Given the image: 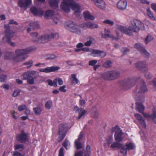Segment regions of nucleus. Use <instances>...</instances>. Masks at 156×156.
<instances>
[{
	"label": "nucleus",
	"mask_w": 156,
	"mask_h": 156,
	"mask_svg": "<svg viewBox=\"0 0 156 156\" xmlns=\"http://www.w3.org/2000/svg\"><path fill=\"white\" fill-rule=\"evenodd\" d=\"M77 0H63L61 5L62 9L66 12L70 11V7L75 10L74 14L78 17L80 15V6L76 3Z\"/></svg>",
	"instance_id": "obj_1"
},
{
	"label": "nucleus",
	"mask_w": 156,
	"mask_h": 156,
	"mask_svg": "<svg viewBox=\"0 0 156 156\" xmlns=\"http://www.w3.org/2000/svg\"><path fill=\"white\" fill-rule=\"evenodd\" d=\"M32 51V49L30 48L19 49L16 50L15 51L16 55L14 58V62H20L24 61L25 59V58L23 55L29 53Z\"/></svg>",
	"instance_id": "obj_2"
},
{
	"label": "nucleus",
	"mask_w": 156,
	"mask_h": 156,
	"mask_svg": "<svg viewBox=\"0 0 156 156\" xmlns=\"http://www.w3.org/2000/svg\"><path fill=\"white\" fill-rule=\"evenodd\" d=\"M5 29L4 34L5 36L7 39L8 43L10 44L12 47L15 46V44L13 42H12L11 41L14 35V32L12 30H11L10 27L8 24H5L4 26Z\"/></svg>",
	"instance_id": "obj_3"
},
{
	"label": "nucleus",
	"mask_w": 156,
	"mask_h": 156,
	"mask_svg": "<svg viewBox=\"0 0 156 156\" xmlns=\"http://www.w3.org/2000/svg\"><path fill=\"white\" fill-rule=\"evenodd\" d=\"M136 81L133 78H127L120 81L119 84L120 88L122 90L129 89L135 84Z\"/></svg>",
	"instance_id": "obj_4"
},
{
	"label": "nucleus",
	"mask_w": 156,
	"mask_h": 156,
	"mask_svg": "<svg viewBox=\"0 0 156 156\" xmlns=\"http://www.w3.org/2000/svg\"><path fill=\"white\" fill-rule=\"evenodd\" d=\"M67 132L66 126L63 124H61L59 126L58 131V141L60 142L66 136Z\"/></svg>",
	"instance_id": "obj_5"
},
{
	"label": "nucleus",
	"mask_w": 156,
	"mask_h": 156,
	"mask_svg": "<svg viewBox=\"0 0 156 156\" xmlns=\"http://www.w3.org/2000/svg\"><path fill=\"white\" fill-rule=\"evenodd\" d=\"M141 83L139 87L136 88L134 90L133 94L136 95L138 94H143L147 92L148 90L147 88L145 85V83L143 79L141 80Z\"/></svg>",
	"instance_id": "obj_6"
},
{
	"label": "nucleus",
	"mask_w": 156,
	"mask_h": 156,
	"mask_svg": "<svg viewBox=\"0 0 156 156\" xmlns=\"http://www.w3.org/2000/svg\"><path fill=\"white\" fill-rule=\"evenodd\" d=\"M118 29L121 32L129 36H133V35L132 32H138V31L136 30L135 27L134 28L132 26H129L128 28H127L125 27L120 26L118 27Z\"/></svg>",
	"instance_id": "obj_7"
},
{
	"label": "nucleus",
	"mask_w": 156,
	"mask_h": 156,
	"mask_svg": "<svg viewBox=\"0 0 156 156\" xmlns=\"http://www.w3.org/2000/svg\"><path fill=\"white\" fill-rule=\"evenodd\" d=\"M112 132H115L114 135L115 139L118 142H120L122 140V136L123 133L120 128L118 126L112 128Z\"/></svg>",
	"instance_id": "obj_8"
},
{
	"label": "nucleus",
	"mask_w": 156,
	"mask_h": 156,
	"mask_svg": "<svg viewBox=\"0 0 156 156\" xmlns=\"http://www.w3.org/2000/svg\"><path fill=\"white\" fill-rule=\"evenodd\" d=\"M135 67L141 72H144L147 70V65L144 61H137L135 64Z\"/></svg>",
	"instance_id": "obj_9"
},
{
	"label": "nucleus",
	"mask_w": 156,
	"mask_h": 156,
	"mask_svg": "<svg viewBox=\"0 0 156 156\" xmlns=\"http://www.w3.org/2000/svg\"><path fill=\"white\" fill-rule=\"evenodd\" d=\"M16 139L18 141L23 143H24L28 140L27 134L23 130H21L20 134L16 136Z\"/></svg>",
	"instance_id": "obj_10"
},
{
	"label": "nucleus",
	"mask_w": 156,
	"mask_h": 156,
	"mask_svg": "<svg viewBox=\"0 0 156 156\" xmlns=\"http://www.w3.org/2000/svg\"><path fill=\"white\" fill-rule=\"evenodd\" d=\"M67 25L69 27L70 30L72 32L79 34H81V32L78 28L79 27L73 22L70 21Z\"/></svg>",
	"instance_id": "obj_11"
},
{
	"label": "nucleus",
	"mask_w": 156,
	"mask_h": 156,
	"mask_svg": "<svg viewBox=\"0 0 156 156\" xmlns=\"http://www.w3.org/2000/svg\"><path fill=\"white\" fill-rule=\"evenodd\" d=\"M132 25L135 27L138 32L139 30H144V24L141 21L137 20H134L131 23Z\"/></svg>",
	"instance_id": "obj_12"
},
{
	"label": "nucleus",
	"mask_w": 156,
	"mask_h": 156,
	"mask_svg": "<svg viewBox=\"0 0 156 156\" xmlns=\"http://www.w3.org/2000/svg\"><path fill=\"white\" fill-rule=\"evenodd\" d=\"M31 2V0H19L18 1V5L21 8L26 10Z\"/></svg>",
	"instance_id": "obj_13"
},
{
	"label": "nucleus",
	"mask_w": 156,
	"mask_h": 156,
	"mask_svg": "<svg viewBox=\"0 0 156 156\" xmlns=\"http://www.w3.org/2000/svg\"><path fill=\"white\" fill-rule=\"evenodd\" d=\"M52 35H46L42 36L41 38L38 39V40H34L35 43H44L47 42L48 41L52 39Z\"/></svg>",
	"instance_id": "obj_14"
},
{
	"label": "nucleus",
	"mask_w": 156,
	"mask_h": 156,
	"mask_svg": "<svg viewBox=\"0 0 156 156\" xmlns=\"http://www.w3.org/2000/svg\"><path fill=\"white\" fill-rule=\"evenodd\" d=\"M107 53L105 52L101 51L92 49L91 55H93L94 57L100 56L101 58H104L106 55Z\"/></svg>",
	"instance_id": "obj_15"
},
{
	"label": "nucleus",
	"mask_w": 156,
	"mask_h": 156,
	"mask_svg": "<svg viewBox=\"0 0 156 156\" xmlns=\"http://www.w3.org/2000/svg\"><path fill=\"white\" fill-rule=\"evenodd\" d=\"M73 110L76 112H77L79 114L78 116L76 118L77 119H80L87 112V111L86 110L83 109L81 108H79L77 106L74 107Z\"/></svg>",
	"instance_id": "obj_16"
},
{
	"label": "nucleus",
	"mask_w": 156,
	"mask_h": 156,
	"mask_svg": "<svg viewBox=\"0 0 156 156\" xmlns=\"http://www.w3.org/2000/svg\"><path fill=\"white\" fill-rule=\"evenodd\" d=\"M127 3L125 0H120L117 3V7L118 9L121 11L125 10L127 6Z\"/></svg>",
	"instance_id": "obj_17"
},
{
	"label": "nucleus",
	"mask_w": 156,
	"mask_h": 156,
	"mask_svg": "<svg viewBox=\"0 0 156 156\" xmlns=\"http://www.w3.org/2000/svg\"><path fill=\"white\" fill-rule=\"evenodd\" d=\"M60 67L57 66H52L48 67L44 69H41L40 71L46 73H50L52 72H55L59 69Z\"/></svg>",
	"instance_id": "obj_18"
},
{
	"label": "nucleus",
	"mask_w": 156,
	"mask_h": 156,
	"mask_svg": "<svg viewBox=\"0 0 156 156\" xmlns=\"http://www.w3.org/2000/svg\"><path fill=\"white\" fill-rule=\"evenodd\" d=\"M29 26L30 27H28L27 29V31L29 32L31 30V29L36 30L40 28V25L38 21H34L30 23Z\"/></svg>",
	"instance_id": "obj_19"
},
{
	"label": "nucleus",
	"mask_w": 156,
	"mask_h": 156,
	"mask_svg": "<svg viewBox=\"0 0 156 156\" xmlns=\"http://www.w3.org/2000/svg\"><path fill=\"white\" fill-rule=\"evenodd\" d=\"M31 12L34 16H42L44 14V12L41 10H38L34 7H31L30 9Z\"/></svg>",
	"instance_id": "obj_20"
},
{
	"label": "nucleus",
	"mask_w": 156,
	"mask_h": 156,
	"mask_svg": "<svg viewBox=\"0 0 156 156\" xmlns=\"http://www.w3.org/2000/svg\"><path fill=\"white\" fill-rule=\"evenodd\" d=\"M144 116L146 118H151L152 119V121L156 124V111H154L152 114L150 115L147 113H144V112L142 113Z\"/></svg>",
	"instance_id": "obj_21"
},
{
	"label": "nucleus",
	"mask_w": 156,
	"mask_h": 156,
	"mask_svg": "<svg viewBox=\"0 0 156 156\" xmlns=\"http://www.w3.org/2000/svg\"><path fill=\"white\" fill-rule=\"evenodd\" d=\"M136 102L143 103L145 101L144 96L143 94L137 93L136 95H134Z\"/></svg>",
	"instance_id": "obj_22"
},
{
	"label": "nucleus",
	"mask_w": 156,
	"mask_h": 156,
	"mask_svg": "<svg viewBox=\"0 0 156 156\" xmlns=\"http://www.w3.org/2000/svg\"><path fill=\"white\" fill-rule=\"evenodd\" d=\"M135 104L136 110L140 113H143L145 109L143 103L136 102Z\"/></svg>",
	"instance_id": "obj_23"
},
{
	"label": "nucleus",
	"mask_w": 156,
	"mask_h": 156,
	"mask_svg": "<svg viewBox=\"0 0 156 156\" xmlns=\"http://www.w3.org/2000/svg\"><path fill=\"white\" fill-rule=\"evenodd\" d=\"M98 8L105 9L106 8V5L103 0H98L94 4Z\"/></svg>",
	"instance_id": "obj_24"
},
{
	"label": "nucleus",
	"mask_w": 156,
	"mask_h": 156,
	"mask_svg": "<svg viewBox=\"0 0 156 156\" xmlns=\"http://www.w3.org/2000/svg\"><path fill=\"white\" fill-rule=\"evenodd\" d=\"M16 56L12 52H6L5 54L4 58L6 59H12L14 61V58Z\"/></svg>",
	"instance_id": "obj_25"
},
{
	"label": "nucleus",
	"mask_w": 156,
	"mask_h": 156,
	"mask_svg": "<svg viewBox=\"0 0 156 156\" xmlns=\"http://www.w3.org/2000/svg\"><path fill=\"white\" fill-rule=\"evenodd\" d=\"M102 77L105 80H112L110 71L103 73L101 74Z\"/></svg>",
	"instance_id": "obj_26"
},
{
	"label": "nucleus",
	"mask_w": 156,
	"mask_h": 156,
	"mask_svg": "<svg viewBox=\"0 0 156 156\" xmlns=\"http://www.w3.org/2000/svg\"><path fill=\"white\" fill-rule=\"evenodd\" d=\"M55 14V12L52 10H47L44 16L45 19H48L49 17H51Z\"/></svg>",
	"instance_id": "obj_27"
},
{
	"label": "nucleus",
	"mask_w": 156,
	"mask_h": 156,
	"mask_svg": "<svg viewBox=\"0 0 156 156\" xmlns=\"http://www.w3.org/2000/svg\"><path fill=\"white\" fill-rule=\"evenodd\" d=\"M110 73L112 80L117 79L120 76V73L118 71L115 70L111 71Z\"/></svg>",
	"instance_id": "obj_28"
},
{
	"label": "nucleus",
	"mask_w": 156,
	"mask_h": 156,
	"mask_svg": "<svg viewBox=\"0 0 156 156\" xmlns=\"http://www.w3.org/2000/svg\"><path fill=\"white\" fill-rule=\"evenodd\" d=\"M43 110V108L41 106H37L33 108V111L35 114L37 115H40Z\"/></svg>",
	"instance_id": "obj_29"
},
{
	"label": "nucleus",
	"mask_w": 156,
	"mask_h": 156,
	"mask_svg": "<svg viewBox=\"0 0 156 156\" xmlns=\"http://www.w3.org/2000/svg\"><path fill=\"white\" fill-rule=\"evenodd\" d=\"M33 72H26L24 73L22 75L23 79V80H27L31 78L32 76L34 75Z\"/></svg>",
	"instance_id": "obj_30"
},
{
	"label": "nucleus",
	"mask_w": 156,
	"mask_h": 156,
	"mask_svg": "<svg viewBox=\"0 0 156 156\" xmlns=\"http://www.w3.org/2000/svg\"><path fill=\"white\" fill-rule=\"evenodd\" d=\"M91 116L94 118H97L98 116V113L95 107L92 108L91 113Z\"/></svg>",
	"instance_id": "obj_31"
},
{
	"label": "nucleus",
	"mask_w": 156,
	"mask_h": 156,
	"mask_svg": "<svg viewBox=\"0 0 156 156\" xmlns=\"http://www.w3.org/2000/svg\"><path fill=\"white\" fill-rule=\"evenodd\" d=\"M83 16L86 20H94L95 18L93 16L90 15L88 12H83Z\"/></svg>",
	"instance_id": "obj_32"
},
{
	"label": "nucleus",
	"mask_w": 156,
	"mask_h": 156,
	"mask_svg": "<svg viewBox=\"0 0 156 156\" xmlns=\"http://www.w3.org/2000/svg\"><path fill=\"white\" fill-rule=\"evenodd\" d=\"M141 55L145 58H149L150 56V54L144 48L140 52Z\"/></svg>",
	"instance_id": "obj_33"
},
{
	"label": "nucleus",
	"mask_w": 156,
	"mask_h": 156,
	"mask_svg": "<svg viewBox=\"0 0 156 156\" xmlns=\"http://www.w3.org/2000/svg\"><path fill=\"white\" fill-rule=\"evenodd\" d=\"M14 147L17 151H21L24 149V145L23 144H16L14 145Z\"/></svg>",
	"instance_id": "obj_34"
},
{
	"label": "nucleus",
	"mask_w": 156,
	"mask_h": 156,
	"mask_svg": "<svg viewBox=\"0 0 156 156\" xmlns=\"http://www.w3.org/2000/svg\"><path fill=\"white\" fill-rule=\"evenodd\" d=\"M134 47L135 48L139 51L140 52L145 48L143 44L139 43L135 44L134 45Z\"/></svg>",
	"instance_id": "obj_35"
},
{
	"label": "nucleus",
	"mask_w": 156,
	"mask_h": 156,
	"mask_svg": "<svg viewBox=\"0 0 156 156\" xmlns=\"http://www.w3.org/2000/svg\"><path fill=\"white\" fill-rule=\"evenodd\" d=\"M89 40L87 41L84 44V45L86 46H90L91 44L95 41L94 39L91 37L89 36L88 37Z\"/></svg>",
	"instance_id": "obj_36"
},
{
	"label": "nucleus",
	"mask_w": 156,
	"mask_h": 156,
	"mask_svg": "<svg viewBox=\"0 0 156 156\" xmlns=\"http://www.w3.org/2000/svg\"><path fill=\"white\" fill-rule=\"evenodd\" d=\"M147 14L150 18L153 20H156V18L154 16L153 14L149 8H148L147 9Z\"/></svg>",
	"instance_id": "obj_37"
},
{
	"label": "nucleus",
	"mask_w": 156,
	"mask_h": 156,
	"mask_svg": "<svg viewBox=\"0 0 156 156\" xmlns=\"http://www.w3.org/2000/svg\"><path fill=\"white\" fill-rule=\"evenodd\" d=\"M122 144L119 143L117 142H114L111 145L110 147L112 148H120L122 147Z\"/></svg>",
	"instance_id": "obj_38"
},
{
	"label": "nucleus",
	"mask_w": 156,
	"mask_h": 156,
	"mask_svg": "<svg viewBox=\"0 0 156 156\" xmlns=\"http://www.w3.org/2000/svg\"><path fill=\"white\" fill-rule=\"evenodd\" d=\"M125 147L126 150L129 151L133 150L134 148V145L131 143L126 144Z\"/></svg>",
	"instance_id": "obj_39"
},
{
	"label": "nucleus",
	"mask_w": 156,
	"mask_h": 156,
	"mask_svg": "<svg viewBox=\"0 0 156 156\" xmlns=\"http://www.w3.org/2000/svg\"><path fill=\"white\" fill-rule=\"evenodd\" d=\"M56 56L53 54H49L46 55L45 56V58L46 60H51L55 58Z\"/></svg>",
	"instance_id": "obj_40"
},
{
	"label": "nucleus",
	"mask_w": 156,
	"mask_h": 156,
	"mask_svg": "<svg viewBox=\"0 0 156 156\" xmlns=\"http://www.w3.org/2000/svg\"><path fill=\"white\" fill-rule=\"evenodd\" d=\"M121 51L122 53V56L126 55V54L129 53L130 51L129 49L128 48L122 47L121 49Z\"/></svg>",
	"instance_id": "obj_41"
},
{
	"label": "nucleus",
	"mask_w": 156,
	"mask_h": 156,
	"mask_svg": "<svg viewBox=\"0 0 156 156\" xmlns=\"http://www.w3.org/2000/svg\"><path fill=\"white\" fill-rule=\"evenodd\" d=\"M31 36L33 37L32 40L34 43H35V42L34 41L35 40H38L39 38L37 37L38 35V34L36 32H34L30 34Z\"/></svg>",
	"instance_id": "obj_42"
},
{
	"label": "nucleus",
	"mask_w": 156,
	"mask_h": 156,
	"mask_svg": "<svg viewBox=\"0 0 156 156\" xmlns=\"http://www.w3.org/2000/svg\"><path fill=\"white\" fill-rule=\"evenodd\" d=\"M87 24L88 27L90 29L97 28L98 27V26L97 24L91 22H87Z\"/></svg>",
	"instance_id": "obj_43"
},
{
	"label": "nucleus",
	"mask_w": 156,
	"mask_h": 156,
	"mask_svg": "<svg viewBox=\"0 0 156 156\" xmlns=\"http://www.w3.org/2000/svg\"><path fill=\"white\" fill-rule=\"evenodd\" d=\"M105 33L104 35H102V37L104 38H106L109 37L113 38V36L112 35H110L109 34L110 31L108 30H107L106 29L105 30Z\"/></svg>",
	"instance_id": "obj_44"
},
{
	"label": "nucleus",
	"mask_w": 156,
	"mask_h": 156,
	"mask_svg": "<svg viewBox=\"0 0 156 156\" xmlns=\"http://www.w3.org/2000/svg\"><path fill=\"white\" fill-rule=\"evenodd\" d=\"M52 105V101L51 100H49L46 102L45 104V107L47 109H50L51 108Z\"/></svg>",
	"instance_id": "obj_45"
},
{
	"label": "nucleus",
	"mask_w": 156,
	"mask_h": 156,
	"mask_svg": "<svg viewBox=\"0 0 156 156\" xmlns=\"http://www.w3.org/2000/svg\"><path fill=\"white\" fill-rule=\"evenodd\" d=\"M112 62L110 60H107L105 62L103 65V66L106 68H109L112 66Z\"/></svg>",
	"instance_id": "obj_46"
},
{
	"label": "nucleus",
	"mask_w": 156,
	"mask_h": 156,
	"mask_svg": "<svg viewBox=\"0 0 156 156\" xmlns=\"http://www.w3.org/2000/svg\"><path fill=\"white\" fill-rule=\"evenodd\" d=\"M153 39V38L151 35H148L145 39V43L146 44H147L148 43L152 40Z\"/></svg>",
	"instance_id": "obj_47"
},
{
	"label": "nucleus",
	"mask_w": 156,
	"mask_h": 156,
	"mask_svg": "<svg viewBox=\"0 0 156 156\" xmlns=\"http://www.w3.org/2000/svg\"><path fill=\"white\" fill-rule=\"evenodd\" d=\"M120 153L123 155L126 154L127 152V150L125 148V146H123L122 144V147L120 148Z\"/></svg>",
	"instance_id": "obj_48"
},
{
	"label": "nucleus",
	"mask_w": 156,
	"mask_h": 156,
	"mask_svg": "<svg viewBox=\"0 0 156 156\" xmlns=\"http://www.w3.org/2000/svg\"><path fill=\"white\" fill-rule=\"evenodd\" d=\"M79 141H75V143L76 146V149H79L82 148V144L81 143L79 142Z\"/></svg>",
	"instance_id": "obj_49"
},
{
	"label": "nucleus",
	"mask_w": 156,
	"mask_h": 156,
	"mask_svg": "<svg viewBox=\"0 0 156 156\" xmlns=\"http://www.w3.org/2000/svg\"><path fill=\"white\" fill-rule=\"evenodd\" d=\"M35 77L34 75H33L31 77V78L27 80V83L30 84L32 85L34 84V79Z\"/></svg>",
	"instance_id": "obj_50"
},
{
	"label": "nucleus",
	"mask_w": 156,
	"mask_h": 156,
	"mask_svg": "<svg viewBox=\"0 0 156 156\" xmlns=\"http://www.w3.org/2000/svg\"><path fill=\"white\" fill-rule=\"evenodd\" d=\"M139 122L142 125L144 128L145 129L146 128V125L145 122L143 118H142V119L139 120Z\"/></svg>",
	"instance_id": "obj_51"
},
{
	"label": "nucleus",
	"mask_w": 156,
	"mask_h": 156,
	"mask_svg": "<svg viewBox=\"0 0 156 156\" xmlns=\"http://www.w3.org/2000/svg\"><path fill=\"white\" fill-rule=\"evenodd\" d=\"M71 77L73 79V81L76 84H77L78 83V80L76 78V75L75 74H71Z\"/></svg>",
	"instance_id": "obj_52"
},
{
	"label": "nucleus",
	"mask_w": 156,
	"mask_h": 156,
	"mask_svg": "<svg viewBox=\"0 0 156 156\" xmlns=\"http://www.w3.org/2000/svg\"><path fill=\"white\" fill-rule=\"evenodd\" d=\"M106 141L108 144L110 145L113 141V137L112 135L109 136L106 139Z\"/></svg>",
	"instance_id": "obj_53"
},
{
	"label": "nucleus",
	"mask_w": 156,
	"mask_h": 156,
	"mask_svg": "<svg viewBox=\"0 0 156 156\" xmlns=\"http://www.w3.org/2000/svg\"><path fill=\"white\" fill-rule=\"evenodd\" d=\"M26 108L27 107L25 105L19 106L18 107V109L20 111H21L26 109Z\"/></svg>",
	"instance_id": "obj_54"
},
{
	"label": "nucleus",
	"mask_w": 156,
	"mask_h": 156,
	"mask_svg": "<svg viewBox=\"0 0 156 156\" xmlns=\"http://www.w3.org/2000/svg\"><path fill=\"white\" fill-rule=\"evenodd\" d=\"M33 63V61L32 60H30L28 62L24 63V65H29V66H27V68H28L30 67L32 65Z\"/></svg>",
	"instance_id": "obj_55"
},
{
	"label": "nucleus",
	"mask_w": 156,
	"mask_h": 156,
	"mask_svg": "<svg viewBox=\"0 0 156 156\" xmlns=\"http://www.w3.org/2000/svg\"><path fill=\"white\" fill-rule=\"evenodd\" d=\"M98 61L97 60H90L89 62V66H94L97 62Z\"/></svg>",
	"instance_id": "obj_56"
},
{
	"label": "nucleus",
	"mask_w": 156,
	"mask_h": 156,
	"mask_svg": "<svg viewBox=\"0 0 156 156\" xmlns=\"http://www.w3.org/2000/svg\"><path fill=\"white\" fill-rule=\"evenodd\" d=\"M103 22L105 23L108 24L111 26L113 25L114 24V22L113 21H110V20H104L103 21Z\"/></svg>",
	"instance_id": "obj_57"
},
{
	"label": "nucleus",
	"mask_w": 156,
	"mask_h": 156,
	"mask_svg": "<svg viewBox=\"0 0 156 156\" xmlns=\"http://www.w3.org/2000/svg\"><path fill=\"white\" fill-rule=\"evenodd\" d=\"M80 27L83 29H85L88 27L87 22H86L80 25Z\"/></svg>",
	"instance_id": "obj_58"
},
{
	"label": "nucleus",
	"mask_w": 156,
	"mask_h": 156,
	"mask_svg": "<svg viewBox=\"0 0 156 156\" xmlns=\"http://www.w3.org/2000/svg\"><path fill=\"white\" fill-rule=\"evenodd\" d=\"M135 117L138 120H140L142 119V117L138 113H136L134 114Z\"/></svg>",
	"instance_id": "obj_59"
},
{
	"label": "nucleus",
	"mask_w": 156,
	"mask_h": 156,
	"mask_svg": "<svg viewBox=\"0 0 156 156\" xmlns=\"http://www.w3.org/2000/svg\"><path fill=\"white\" fill-rule=\"evenodd\" d=\"M64 148L63 147H61L59 150L58 156H64V153H63Z\"/></svg>",
	"instance_id": "obj_60"
},
{
	"label": "nucleus",
	"mask_w": 156,
	"mask_h": 156,
	"mask_svg": "<svg viewBox=\"0 0 156 156\" xmlns=\"http://www.w3.org/2000/svg\"><path fill=\"white\" fill-rule=\"evenodd\" d=\"M66 87V86L65 85L60 87L59 89V90L63 92H65L66 91V90L65 89Z\"/></svg>",
	"instance_id": "obj_61"
},
{
	"label": "nucleus",
	"mask_w": 156,
	"mask_h": 156,
	"mask_svg": "<svg viewBox=\"0 0 156 156\" xmlns=\"http://www.w3.org/2000/svg\"><path fill=\"white\" fill-rule=\"evenodd\" d=\"M9 24H14L15 25H17L18 24V23L15 21L13 20H10L9 23Z\"/></svg>",
	"instance_id": "obj_62"
},
{
	"label": "nucleus",
	"mask_w": 156,
	"mask_h": 156,
	"mask_svg": "<svg viewBox=\"0 0 156 156\" xmlns=\"http://www.w3.org/2000/svg\"><path fill=\"white\" fill-rule=\"evenodd\" d=\"M6 75H2L0 77V82H4L6 78Z\"/></svg>",
	"instance_id": "obj_63"
},
{
	"label": "nucleus",
	"mask_w": 156,
	"mask_h": 156,
	"mask_svg": "<svg viewBox=\"0 0 156 156\" xmlns=\"http://www.w3.org/2000/svg\"><path fill=\"white\" fill-rule=\"evenodd\" d=\"M83 152L82 151H80L79 152L75 153L74 156H82L83 155Z\"/></svg>",
	"instance_id": "obj_64"
}]
</instances>
